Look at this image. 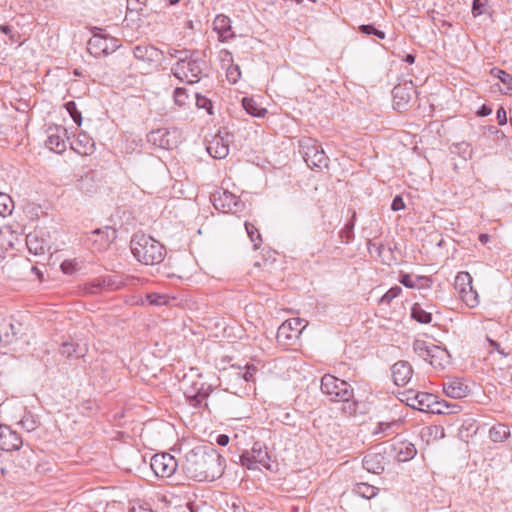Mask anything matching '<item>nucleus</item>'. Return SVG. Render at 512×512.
I'll return each instance as SVG.
<instances>
[{
	"mask_svg": "<svg viewBox=\"0 0 512 512\" xmlns=\"http://www.w3.org/2000/svg\"><path fill=\"white\" fill-rule=\"evenodd\" d=\"M20 331V324L14 323L12 319L3 318L0 320V343L9 345L17 339Z\"/></svg>",
	"mask_w": 512,
	"mask_h": 512,
	"instance_id": "21",
	"label": "nucleus"
},
{
	"mask_svg": "<svg viewBox=\"0 0 512 512\" xmlns=\"http://www.w3.org/2000/svg\"><path fill=\"white\" fill-rule=\"evenodd\" d=\"M434 346L435 345L428 344L424 340L417 339L413 343V350L418 356L422 357L424 360L427 361L429 354L431 353V348H433Z\"/></svg>",
	"mask_w": 512,
	"mask_h": 512,
	"instance_id": "34",
	"label": "nucleus"
},
{
	"mask_svg": "<svg viewBox=\"0 0 512 512\" xmlns=\"http://www.w3.org/2000/svg\"><path fill=\"white\" fill-rule=\"evenodd\" d=\"M116 237V231L106 227L105 229H96L91 233L89 240L93 244H97V249H106L110 242Z\"/></svg>",
	"mask_w": 512,
	"mask_h": 512,
	"instance_id": "23",
	"label": "nucleus"
},
{
	"mask_svg": "<svg viewBox=\"0 0 512 512\" xmlns=\"http://www.w3.org/2000/svg\"><path fill=\"white\" fill-rule=\"evenodd\" d=\"M163 54V51L150 44H139L133 48L134 57L150 67L157 66L162 60Z\"/></svg>",
	"mask_w": 512,
	"mask_h": 512,
	"instance_id": "15",
	"label": "nucleus"
},
{
	"mask_svg": "<svg viewBox=\"0 0 512 512\" xmlns=\"http://www.w3.org/2000/svg\"><path fill=\"white\" fill-rule=\"evenodd\" d=\"M303 320L292 318L283 322L277 331V339L280 341H291L297 339L305 326H302Z\"/></svg>",
	"mask_w": 512,
	"mask_h": 512,
	"instance_id": "16",
	"label": "nucleus"
},
{
	"mask_svg": "<svg viewBox=\"0 0 512 512\" xmlns=\"http://www.w3.org/2000/svg\"><path fill=\"white\" fill-rule=\"evenodd\" d=\"M0 31L8 36L12 33L11 28L8 25H1Z\"/></svg>",
	"mask_w": 512,
	"mask_h": 512,
	"instance_id": "64",
	"label": "nucleus"
},
{
	"mask_svg": "<svg viewBox=\"0 0 512 512\" xmlns=\"http://www.w3.org/2000/svg\"><path fill=\"white\" fill-rule=\"evenodd\" d=\"M195 51H190L186 49L178 50L174 48H169L167 54L171 58L177 59L176 63H182L184 60L188 59V57L193 54Z\"/></svg>",
	"mask_w": 512,
	"mask_h": 512,
	"instance_id": "41",
	"label": "nucleus"
},
{
	"mask_svg": "<svg viewBox=\"0 0 512 512\" xmlns=\"http://www.w3.org/2000/svg\"><path fill=\"white\" fill-rule=\"evenodd\" d=\"M60 267L63 273L68 275H71L76 271V263L72 260L63 261Z\"/></svg>",
	"mask_w": 512,
	"mask_h": 512,
	"instance_id": "50",
	"label": "nucleus"
},
{
	"mask_svg": "<svg viewBox=\"0 0 512 512\" xmlns=\"http://www.w3.org/2000/svg\"><path fill=\"white\" fill-rule=\"evenodd\" d=\"M19 424L27 432H32L38 428L39 422L31 413L25 414Z\"/></svg>",
	"mask_w": 512,
	"mask_h": 512,
	"instance_id": "38",
	"label": "nucleus"
},
{
	"mask_svg": "<svg viewBox=\"0 0 512 512\" xmlns=\"http://www.w3.org/2000/svg\"><path fill=\"white\" fill-rule=\"evenodd\" d=\"M270 457L264 444L255 442L250 451H245L240 456V463L249 470L257 469V465L269 467Z\"/></svg>",
	"mask_w": 512,
	"mask_h": 512,
	"instance_id": "10",
	"label": "nucleus"
},
{
	"mask_svg": "<svg viewBox=\"0 0 512 512\" xmlns=\"http://www.w3.org/2000/svg\"><path fill=\"white\" fill-rule=\"evenodd\" d=\"M149 143L162 149L171 150L181 142V131L178 128H159L147 135Z\"/></svg>",
	"mask_w": 512,
	"mask_h": 512,
	"instance_id": "6",
	"label": "nucleus"
},
{
	"mask_svg": "<svg viewBox=\"0 0 512 512\" xmlns=\"http://www.w3.org/2000/svg\"><path fill=\"white\" fill-rule=\"evenodd\" d=\"M489 436L493 442H503L510 436L509 427L505 424H496L490 428Z\"/></svg>",
	"mask_w": 512,
	"mask_h": 512,
	"instance_id": "30",
	"label": "nucleus"
},
{
	"mask_svg": "<svg viewBox=\"0 0 512 512\" xmlns=\"http://www.w3.org/2000/svg\"><path fill=\"white\" fill-rule=\"evenodd\" d=\"M67 130L63 126H53L47 129L46 146L53 152L62 154L66 148Z\"/></svg>",
	"mask_w": 512,
	"mask_h": 512,
	"instance_id": "14",
	"label": "nucleus"
},
{
	"mask_svg": "<svg viewBox=\"0 0 512 512\" xmlns=\"http://www.w3.org/2000/svg\"><path fill=\"white\" fill-rule=\"evenodd\" d=\"M119 47L118 39L102 34H94L87 43V50L94 57L107 56L115 52Z\"/></svg>",
	"mask_w": 512,
	"mask_h": 512,
	"instance_id": "8",
	"label": "nucleus"
},
{
	"mask_svg": "<svg viewBox=\"0 0 512 512\" xmlns=\"http://www.w3.org/2000/svg\"><path fill=\"white\" fill-rule=\"evenodd\" d=\"M359 31L366 35H374L377 29L372 24H364L359 26Z\"/></svg>",
	"mask_w": 512,
	"mask_h": 512,
	"instance_id": "57",
	"label": "nucleus"
},
{
	"mask_svg": "<svg viewBox=\"0 0 512 512\" xmlns=\"http://www.w3.org/2000/svg\"><path fill=\"white\" fill-rule=\"evenodd\" d=\"M459 411L460 406L458 404L438 400V397L435 395V401H432V406L429 408L428 412L433 414H455Z\"/></svg>",
	"mask_w": 512,
	"mask_h": 512,
	"instance_id": "27",
	"label": "nucleus"
},
{
	"mask_svg": "<svg viewBox=\"0 0 512 512\" xmlns=\"http://www.w3.org/2000/svg\"><path fill=\"white\" fill-rule=\"evenodd\" d=\"M321 391L333 402L345 401L354 397L352 386L331 374H325L321 378Z\"/></svg>",
	"mask_w": 512,
	"mask_h": 512,
	"instance_id": "4",
	"label": "nucleus"
},
{
	"mask_svg": "<svg viewBox=\"0 0 512 512\" xmlns=\"http://www.w3.org/2000/svg\"><path fill=\"white\" fill-rule=\"evenodd\" d=\"M133 256L142 264L156 265L163 261L166 251L164 246L153 237L137 233L130 242Z\"/></svg>",
	"mask_w": 512,
	"mask_h": 512,
	"instance_id": "2",
	"label": "nucleus"
},
{
	"mask_svg": "<svg viewBox=\"0 0 512 512\" xmlns=\"http://www.w3.org/2000/svg\"><path fill=\"white\" fill-rule=\"evenodd\" d=\"M487 341H488L489 345L503 357H507L509 355V353L505 352L504 349L501 348L500 344L497 341H495L489 337H487Z\"/></svg>",
	"mask_w": 512,
	"mask_h": 512,
	"instance_id": "53",
	"label": "nucleus"
},
{
	"mask_svg": "<svg viewBox=\"0 0 512 512\" xmlns=\"http://www.w3.org/2000/svg\"><path fill=\"white\" fill-rule=\"evenodd\" d=\"M415 92L416 91L411 83L395 86L392 90L394 109L398 111L404 109L412 99V96L415 94Z\"/></svg>",
	"mask_w": 512,
	"mask_h": 512,
	"instance_id": "18",
	"label": "nucleus"
},
{
	"mask_svg": "<svg viewBox=\"0 0 512 512\" xmlns=\"http://www.w3.org/2000/svg\"><path fill=\"white\" fill-rule=\"evenodd\" d=\"M487 5V0H473L472 12L475 16L481 15Z\"/></svg>",
	"mask_w": 512,
	"mask_h": 512,
	"instance_id": "49",
	"label": "nucleus"
},
{
	"mask_svg": "<svg viewBox=\"0 0 512 512\" xmlns=\"http://www.w3.org/2000/svg\"><path fill=\"white\" fill-rule=\"evenodd\" d=\"M299 152L311 169L321 170L328 167L329 158L316 140L312 138L301 139L299 141Z\"/></svg>",
	"mask_w": 512,
	"mask_h": 512,
	"instance_id": "5",
	"label": "nucleus"
},
{
	"mask_svg": "<svg viewBox=\"0 0 512 512\" xmlns=\"http://www.w3.org/2000/svg\"><path fill=\"white\" fill-rule=\"evenodd\" d=\"M78 347H79V345H75L74 343L64 342L61 345L60 353L67 358H70L73 356L82 357L84 354L82 351H78Z\"/></svg>",
	"mask_w": 512,
	"mask_h": 512,
	"instance_id": "37",
	"label": "nucleus"
},
{
	"mask_svg": "<svg viewBox=\"0 0 512 512\" xmlns=\"http://www.w3.org/2000/svg\"><path fill=\"white\" fill-rule=\"evenodd\" d=\"M383 456L377 453L367 454L363 458V467L371 473L380 474L384 470Z\"/></svg>",
	"mask_w": 512,
	"mask_h": 512,
	"instance_id": "28",
	"label": "nucleus"
},
{
	"mask_svg": "<svg viewBox=\"0 0 512 512\" xmlns=\"http://www.w3.org/2000/svg\"><path fill=\"white\" fill-rule=\"evenodd\" d=\"M232 141V135L229 132H219L207 145V152L216 159H224L229 153V145Z\"/></svg>",
	"mask_w": 512,
	"mask_h": 512,
	"instance_id": "13",
	"label": "nucleus"
},
{
	"mask_svg": "<svg viewBox=\"0 0 512 512\" xmlns=\"http://www.w3.org/2000/svg\"><path fill=\"white\" fill-rule=\"evenodd\" d=\"M206 66L205 60L195 51L182 63H175L171 67V73L178 80L193 84L200 80Z\"/></svg>",
	"mask_w": 512,
	"mask_h": 512,
	"instance_id": "3",
	"label": "nucleus"
},
{
	"mask_svg": "<svg viewBox=\"0 0 512 512\" xmlns=\"http://www.w3.org/2000/svg\"><path fill=\"white\" fill-rule=\"evenodd\" d=\"M213 205L222 213L238 215L244 209V203L233 193L222 190L213 194Z\"/></svg>",
	"mask_w": 512,
	"mask_h": 512,
	"instance_id": "9",
	"label": "nucleus"
},
{
	"mask_svg": "<svg viewBox=\"0 0 512 512\" xmlns=\"http://www.w3.org/2000/svg\"><path fill=\"white\" fill-rule=\"evenodd\" d=\"M430 352L427 361L435 368L444 369L450 364V354L445 348L435 345Z\"/></svg>",
	"mask_w": 512,
	"mask_h": 512,
	"instance_id": "25",
	"label": "nucleus"
},
{
	"mask_svg": "<svg viewBox=\"0 0 512 512\" xmlns=\"http://www.w3.org/2000/svg\"><path fill=\"white\" fill-rule=\"evenodd\" d=\"M353 228H354V223H353V222H348V223L345 225V227H344V229H343L342 233H345V234H346V236H347V241H346V242H349V238H350V236L353 234Z\"/></svg>",
	"mask_w": 512,
	"mask_h": 512,
	"instance_id": "60",
	"label": "nucleus"
},
{
	"mask_svg": "<svg viewBox=\"0 0 512 512\" xmlns=\"http://www.w3.org/2000/svg\"><path fill=\"white\" fill-rule=\"evenodd\" d=\"M402 292L401 287L395 286L390 288L380 299V302L383 304H390L393 299L398 297Z\"/></svg>",
	"mask_w": 512,
	"mask_h": 512,
	"instance_id": "45",
	"label": "nucleus"
},
{
	"mask_svg": "<svg viewBox=\"0 0 512 512\" xmlns=\"http://www.w3.org/2000/svg\"><path fill=\"white\" fill-rule=\"evenodd\" d=\"M405 208L404 201L401 196H396L391 204V209L393 211H399Z\"/></svg>",
	"mask_w": 512,
	"mask_h": 512,
	"instance_id": "54",
	"label": "nucleus"
},
{
	"mask_svg": "<svg viewBox=\"0 0 512 512\" xmlns=\"http://www.w3.org/2000/svg\"><path fill=\"white\" fill-rule=\"evenodd\" d=\"M141 3L138 0H127V8L129 10H142Z\"/></svg>",
	"mask_w": 512,
	"mask_h": 512,
	"instance_id": "61",
	"label": "nucleus"
},
{
	"mask_svg": "<svg viewBox=\"0 0 512 512\" xmlns=\"http://www.w3.org/2000/svg\"><path fill=\"white\" fill-rule=\"evenodd\" d=\"M245 229L251 242L254 243V248L258 249L262 243L261 234L259 233L258 228L250 222H245Z\"/></svg>",
	"mask_w": 512,
	"mask_h": 512,
	"instance_id": "36",
	"label": "nucleus"
},
{
	"mask_svg": "<svg viewBox=\"0 0 512 512\" xmlns=\"http://www.w3.org/2000/svg\"><path fill=\"white\" fill-rule=\"evenodd\" d=\"M344 403L343 405V412L349 416H354L358 412L359 403L353 398L349 400L342 401Z\"/></svg>",
	"mask_w": 512,
	"mask_h": 512,
	"instance_id": "44",
	"label": "nucleus"
},
{
	"mask_svg": "<svg viewBox=\"0 0 512 512\" xmlns=\"http://www.w3.org/2000/svg\"><path fill=\"white\" fill-rule=\"evenodd\" d=\"M411 317L421 324H429L432 321V314L425 311L419 303L412 306Z\"/></svg>",
	"mask_w": 512,
	"mask_h": 512,
	"instance_id": "31",
	"label": "nucleus"
},
{
	"mask_svg": "<svg viewBox=\"0 0 512 512\" xmlns=\"http://www.w3.org/2000/svg\"><path fill=\"white\" fill-rule=\"evenodd\" d=\"M150 466L157 477L168 478L176 472L178 463L171 454L161 453L151 458Z\"/></svg>",
	"mask_w": 512,
	"mask_h": 512,
	"instance_id": "12",
	"label": "nucleus"
},
{
	"mask_svg": "<svg viewBox=\"0 0 512 512\" xmlns=\"http://www.w3.org/2000/svg\"><path fill=\"white\" fill-rule=\"evenodd\" d=\"M491 113H492V109H491L489 106L485 105V104H483V105L478 109V111H477V115H478V116H480V117L488 116V115H490Z\"/></svg>",
	"mask_w": 512,
	"mask_h": 512,
	"instance_id": "58",
	"label": "nucleus"
},
{
	"mask_svg": "<svg viewBox=\"0 0 512 512\" xmlns=\"http://www.w3.org/2000/svg\"><path fill=\"white\" fill-rule=\"evenodd\" d=\"M198 380H191V376L185 375L182 381L184 394L190 399L192 405L198 406L209 396L212 391L210 384L201 381L202 376L198 375Z\"/></svg>",
	"mask_w": 512,
	"mask_h": 512,
	"instance_id": "7",
	"label": "nucleus"
},
{
	"mask_svg": "<svg viewBox=\"0 0 512 512\" xmlns=\"http://www.w3.org/2000/svg\"><path fill=\"white\" fill-rule=\"evenodd\" d=\"M496 71V76L501 80L502 83L508 85L509 89H512V76L508 74L507 72L500 70V69H494L492 72Z\"/></svg>",
	"mask_w": 512,
	"mask_h": 512,
	"instance_id": "48",
	"label": "nucleus"
},
{
	"mask_svg": "<svg viewBox=\"0 0 512 512\" xmlns=\"http://www.w3.org/2000/svg\"><path fill=\"white\" fill-rule=\"evenodd\" d=\"M123 283L118 281L115 276H108L103 280H98L97 287H106L109 290H118L122 287Z\"/></svg>",
	"mask_w": 512,
	"mask_h": 512,
	"instance_id": "40",
	"label": "nucleus"
},
{
	"mask_svg": "<svg viewBox=\"0 0 512 512\" xmlns=\"http://www.w3.org/2000/svg\"><path fill=\"white\" fill-rule=\"evenodd\" d=\"M23 446V440L20 435L13 431L7 425H0V450L16 451Z\"/></svg>",
	"mask_w": 512,
	"mask_h": 512,
	"instance_id": "17",
	"label": "nucleus"
},
{
	"mask_svg": "<svg viewBox=\"0 0 512 512\" xmlns=\"http://www.w3.org/2000/svg\"><path fill=\"white\" fill-rule=\"evenodd\" d=\"M196 105L198 106V108L205 109L209 114H212L211 100L206 98L205 96L196 94Z\"/></svg>",
	"mask_w": 512,
	"mask_h": 512,
	"instance_id": "46",
	"label": "nucleus"
},
{
	"mask_svg": "<svg viewBox=\"0 0 512 512\" xmlns=\"http://www.w3.org/2000/svg\"><path fill=\"white\" fill-rule=\"evenodd\" d=\"M65 108H66L67 112L69 113V115L71 116V118L74 120V122L77 125H81V123H82L81 112L78 111L75 102L74 101L67 102L65 104Z\"/></svg>",
	"mask_w": 512,
	"mask_h": 512,
	"instance_id": "42",
	"label": "nucleus"
},
{
	"mask_svg": "<svg viewBox=\"0 0 512 512\" xmlns=\"http://www.w3.org/2000/svg\"><path fill=\"white\" fill-rule=\"evenodd\" d=\"M227 77L230 81H232L233 83H235L237 81V79L240 77V69H239V66H233V67H230L228 70H227Z\"/></svg>",
	"mask_w": 512,
	"mask_h": 512,
	"instance_id": "51",
	"label": "nucleus"
},
{
	"mask_svg": "<svg viewBox=\"0 0 512 512\" xmlns=\"http://www.w3.org/2000/svg\"><path fill=\"white\" fill-rule=\"evenodd\" d=\"M71 148L80 155H91L95 151V142L88 134L79 133L71 142Z\"/></svg>",
	"mask_w": 512,
	"mask_h": 512,
	"instance_id": "24",
	"label": "nucleus"
},
{
	"mask_svg": "<svg viewBox=\"0 0 512 512\" xmlns=\"http://www.w3.org/2000/svg\"><path fill=\"white\" fill-rule=\"evenodd\" d=\"M242 105L245 111L255 117H263L267 110L261 107L254 99L244 97L242 100Z\"/></svg>",
	"mask_w": 512,
	"mask_h": 512,
	"instance_id": "29",
	"label": "nucleus"
},
{
	"mask_svg": "<svg viewBox=\"0 0 512 512\" xmlns=\"http://www.w3.org/2000/svg\"><path fill=\"white\" fill-rule=\"evenodd\" d=\"M146 299L150 305L159 306L166 303V297L156 293L147 294Z\"/></svg>",
	"mask_w": 512,
	"mask_h": 512,
	"instance_id": "47",
	"label": "nucleus"
},
{
	"mask_svg": "<svg viewBox=\"0 0 512 512\" xmlns=\"http://www.w3.org/2000/svg\"><path fill=\"white\" fill-rule=\"evenodd\" d=\"M353 492L364 499H371L378 494V488L367 483H358Z\"/></svg>",
	"mask_w": 512,
	"mask_h": 512,
	"instance_id": "32",
	"label": "nucleus"
},
{
	"mask_svg": "<svg viewBox=\"0 0 512 512\" xmlns=\"http://www.w3.org/2000/svg\"><path fill=\"white\" fill-rule=\"evenodd\" d=\"M454 287L468 306L475 307L478 304V294L472 286V276L468 272L461 271L456 275Z\"/></svg>",
	"mask_w": 512,
	"mask_h": 512,
	"instance_id": "11",
	"label": "nucleus"
},
{
	"mask_svg": "<svg viewBox=\"0 0 512 512\" xmlns=\"http://www.w3.org/2000/svg\"><path fill=\"white\" fill-rule=\"evenodd\" d=\"M391 427V423L379 422L374 434L383 433Z\"/></svg>",
	"mask_w": 512,
	"mask_h": 512,
	"instance_id": "59",
	"label": "nucleus"
},
{
	"mask_svg": "<svg viewBox=\"0 0 512 512\" xmlns=\"http://www.w3.org/2000/svg\"><path fill=\"white\" fill-rule=\"evenodd\" d=\"M445 394L453 399H460L467 395L468 386L459 380H452L443 385Z\"/></svg>",
	"mask_w": 512,
	"mask_h": 512,
	"instance_id": "26",
	"label": "nucleus"
},
{
	"mask_svg": "<svg viewBox=\"0 0 512 512\" xmlns=\"http://www.w3.org/2000/svg\"><path fill=\"white\" fill-rule=\"evenodd\" d=\"M26 244L31 253H33L35 255L44 253V248L42 245H39L38 239L35 235H32V234L27 235Z\"/></svg>",
	"mask_w": 512,
	"mask_h": 512,
	"instance_id": "39",
	"label": "nucleus"
},
{
	"mask_svg": "<svg viewBox=\"0 0 512 512\" xmlns=\"http://www.w3.org/2000/svg\"><path fill=\"white\" fill-rule=\"evenodd\" d=\"M417 453V450L413 444H408L405 449V455L403 458H401L402 461H407L409 459H412Z\"/></svg>",
	"mask_w": 512,
	"mask_h": 512,
	"instance_id": "52",
	"label": "nucleus"
},
{
	"mask_svg": "<svg viewBox=\"0 0 512 512\" xmlns=\"http://www.w3.org/2000/svg\"><path fill=\"white\" fill-rule=\"evenodd\" d=\"M257 368L254 365H247L246 370L243 373V378L245 381H251L253 380V376L256 373Z\"/></svg>",
	"mask_w": 512,
	"mask_h": 512,
	"instance_id": "55",
	"label": "nucleus"
},
{
	"mask_svg": "<svg viewBox=\"0 0 512 512\" xmlns=\"http://www.w3.org/2000/svg\"><path fill=\"white\" fill-rule=\"evenodd\" d=\"M188 98L187 90L183 87H177L173 92V99L177 106L183 107L186 105Z\"/></svg>",
	"mask_w": 512,
	"mask_h": 512,
	"instance_id": "43",
	"label": "nucleus"
},
{
	"mask_svg": "<svg viewBox=\"0 0 512 512\" xmlns=\"http://www.w3.org/2000/svg\"><path fill=\"white\" fill-rule=\"evenodd\" d=\"M392 378L397 386L406 385L412 377V367L407 361H398L392 366Z\"/></svg>",
	"mask_w": 512,
	"mask_h": 512,
	"instance_id": "22",
	"label": "nucleus"
},
{
	"mask_svg": "<svg viewBox=\"0 0 512 512\" xmlns=\"http://www.w3.org/2000/svg\"><path fill=\"white\" fill-rule=\"evenodd\" d=\"M216 442L220 446H226L229 443V437L226 434H220L217 436Z\"/></svg>",
	"mask_w": 512,
	"mask_h": 512,
	"instance_id": "62",
	"label": "nucleus"
},
{
	"mask_svg": "<svg viewBox=\"0 0 512 512\" xmlns=\"http://www.w3.org/2000/svg\"><path fill=\"white\" fill-rule=\"evenodd\" d=\"M213 30L218 34L219 41L227 42L235 37L232 31L231 19L223 14H219L213 21Z\"/></svg>",
	"mask_w": 512,
	"mask_h": 512,
	"instance_id": "20",
	"label": "nucleus"
},
{
	"mask_svg": "<svg viewBox=\"0 0 512 512\" xmlns=\"http://www.w3.org/2000/svg\"><path fill=\"white\" fill-rule=\"evenodd\" d=\"M132 512H154L151 508L147 506L140 505L139 507H133Z\"/></svg>",
	"mask_w": 512,
	"mask_h": 512,
	"instance_id": "63",
	"label": "nucleus"
},
{
	"mask_svg": "<svg viewBox=\"0 0 512 512\" xmlns=\"http://www.w3.org/2000/svg\"><path fill=\"white\" fill-rule=\"evenodd\" d=\"M407 404L413 409H417L420 411H429V408L432 406V401H435V395L427 392H415L408 391L407 392Z\"/></svg>",
	"mask_w": 512,
	"mask_h": 512,
	"instance_id": "19",
	"label": "nucleus"
},
{
	"mask_svg": "<svg viewBox=\"0 0 512 512\" xmlns=\"http://www.w3.org/2000/svg\"><path fill=\"white\" fill-rule=\"evenodd\" d=\"M497 121L499 125H505L507 123V113L503 107H500L497 110Z\"/></svg>",
	"mask_w": 512,
	"mask_h": 512,
	"instance_id": "56",
	"label": "nucleus"
},
{
	"mask_svg": "<svg viewBox=\"0 0 512 512\" xmlns=\"http://www.w3.org/2000/svg\"><path fill=\"white\" fill-rule=\"evenodd\" d=\"M399 282L407 288H415L419 287L417 282H425V286L430 287L432 281L428 277H416L413 279V277L409 274H402L400 276Z\"/></svg>",
	"mask_w": 512,
	"mask_h": 512,
	"instance_id": "33",
	"label": "nucleus"
},
{
	"mask_svg": "<svg viewBox=\"0 0 512 512\" xmlns=\"http://www.w3.org/2000/svg\"><path fill=\"white\" fill-rule=\"evenodd\" d=\"M14 208L12 198L5 193H0V216L6 217L10 215Z\"/></svg>",
	"mask_w": 512,
	"mask_h": 512,
	"instance_id": "35",
	"label": "nucleus"
},
{
	"mask_svg": "<svg viewBox=\"0 0 512 512\" xmlns=\"http://www.w3.org/2000/svg\"><path fill=\"white\" fill-rule=\"evenodd\" d=\"M182 470L195 481H214L224 472V459L212 446H198L185 455Z\"/></svg>",
	"mask_w": 512,
	"mask_h": 512,
	"instance_id": "1",
	"label": "nucleus"
}]
</instances>
